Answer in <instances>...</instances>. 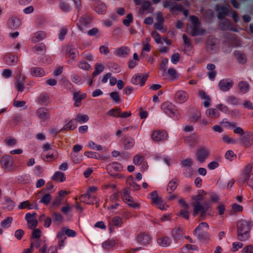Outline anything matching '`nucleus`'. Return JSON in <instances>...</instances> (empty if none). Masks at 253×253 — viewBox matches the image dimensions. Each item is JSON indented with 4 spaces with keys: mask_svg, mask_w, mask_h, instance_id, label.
I'll return each instance as SVG.
<instances>
[{
    "mask_svg": "<svg viewBox=\"0 0 253 253\" xmlns=\"http://www.w3.org/2000/svg\"><path fill=\"white\" fill-rule=\"evenodd\" d=\"M150 199L152 202L153 205L157 206L161 210H166V208L163 205V200L161 197L158 196L156 191H153L151 194Z\"/></svg>",
    "mask_w": 253,
    "mask_h": 253,
    "instance_id": "nucleus-8",
    "label": "nucleus"
},
{
    "mask_svg": "<svg viewBox=\"0 0 253 253\" xmlns=\"http://www.w3.org/2000/svg\"><path fill=\"white\" fill-rule=\"evenodd\" d=\"M46 36L45 33L43 31H38L34 34L32 41L33 42H37L42 40Z\"/></svg>",
    "mask_w": 253,
    "mask_h": 253,
    "instance_id": "nucleus-36",
    "label": "nucleus"
},
{
    "mask_svg": "<svg viewBox=\"0 0 253 253\" xmlns=\"http://www.w3.org/2000/svg\"><path fill=\"white\" fill-rule=\"evenodd\" d=\"M206 114L207 116L212 119L217 118L219 117V111L215 108H210L206 110Z\"/></svg>",
    "mask_w": 253,
    "mask_h": 253,
    "instance_id": "nucleus-37",
    "label": "nucleus"
},
{
    "mask_svg": "<svg viewBox=\"0 0 253 253\" xmlns=\"http://www.w3.org/2000/svg\"><path fill=\"white\" fill-rule=\"evenodd\" d=\"M52 179L56 182H62L65 180L66 177L64 173L57 171L52 176Z\"/></svg>",
    "mask_w": 253,
    "mask_h": 253,
    "instance_id": "nucleus-33",
    "label": "nucleus"
},
{
    "mask_svg": "<svg viewBox=\"0 0 253 253\" xmlns=\"http://www.w3.org/2000/svg\"><path fill=\"white\" fill-rule=\"evenodd\" d=\"M147 79V75L145 74H137L133 76L131 83L135 85H140L141 86L144 85Z\"/></svg>",
    "mask_w": 253,
    "mask_h": 253,
    "instance_id": "nucleus-12",
    "label": "nucleus"
},
{
    "mask_svg": "<svg viewBox=\"0 0 253 253\" xmlns=\"http://www.w3.org/2000/svg\"><path fill=\"white\" fill-rule=\"evenodd\" d=\"M86 97V93H81V91H75L73 93V100L74 101V106L79 107L82 104V100Z\"/></svg>",
    "mask_w": 253,
    "mask_h": 253,
    "instance_id": "nucleus-18",
    "label": "nucleus"
},
{
    "mask_svg": "<svg viewBox=\"0 0 253 253\" xmlns=\"http://www.w3.org/2000/svg\"><path fill=\"white\" fill-rule=\"evenodd\" d=\"M22 120V116L20 114H15L13 115L11 120V124L16 125L19 124Z\"/></svg>",
    "mask_w": 253,
    "mask_h": 253,
    "instance_id": "nucleus-59",
    "label": "nucleus"
},
{
    "mask_svg": "<svg viewBox=\"0 0 253 253\" xmlns=\"http://www.w3.org/2000/svg\"><path fill=\"white\" fill-rule=\"evenodd\" d=\"M25 219L30 228H34L37 226L38 221L36 217L32 216L31 213L28 212L26 214Z\"/></svg>",
    "mask_w": 253,
    "mask_h": 253,
    "instance_id": "nucleus-24",
    "label": "nucleus"
},
{
    "mask_svg": "<svg viewBox=\"0 0 253 253\" xmlns=\"http://www.w3.org/2000/svg\"><path fill=\"white\" fill-rule=\"evenodd\" d=\"M251 136L250 133L246 132L245 135L243 134L240 137L239 141L240 144L247 148L250 147L252 145Z\"/></svg>",
    "mask_w": 253,
    "mask_h": 253,
    "instance_id": "nucleus-19",
    "label": "nucleus"
},
{
    "mask_svg": "<svg viewBox=\"0 0 253 253\" xmlns=\"http://www.w3.org/2000/svg\"><path fill=\"white\" fill-rule=\"evenodd\" d=\"M182 37L185 44L184 50H190L193 47V46L190 42V40L185 34H184Z\"/></svg>",
    "mask_w": 253,
    "mask_h": 253,
    "instance_id": "nucleus-50",
    "label": "nucleus"
},
{
    "mask_svg": "<svg viewBox=\"0 0 253 253\" xmlns=\"http://www.w3.org/2000/svg\"><path fill=\"white\" fill-rule=\"evenodd\" d=\"M130 52V49L127 46H122L116 51V54L120 57L127 55Z\"/></svg>",
    "mask_w": 253,
    "mask_h": 253,
    "instance_id": "nucleus-42",
    "label": "nucleus"
},
{
    "mask_svg": "<svg viewBox=\"0 0 253 253\" xmlns=\"http://www.w3.org/2000/svg\"><path fill=\"white\" fill-rule=\"evenodd\" d=\"M51 199V198L50 194H46L42 196V198L40 200V202L47 205L50 202Z\"/></svg>",
    "mask_w": 253,
    "mask_h": 253,
    "instance_id": "nucleus-61",
    "label": "nucleus"
},
{
    "mask_svg": "<svg viewBox=\"0 0 253 253\" xmlns=\"http://www.w3.org/2000/svg\"><path fill=\"white\" fill-rule=\"evenodd\" d=\"M168 135L166 131L164 130H155L152 135V139L156 142L167 140Z\"/></svg>",
    "mask_w": 253,
    "mask_h": 253,
    "instance_id": "nucleus-11",
    "label": "nucleus"
},
{
    "mask_svg": "<svg viewBox=\"0 0 253 253\" xmlns=\"http://www.w3.org/2000/svg\"><path fill=\"white\" fill-rule=\"evenodd\" d=\"M210 155V150L206 147H201L197 150L195 152V159L200 163H204Z\"/></svg>",
    "mask_w": 253,
    "mask_h": 253,
    "instance_id": "nucleus-6",
    "label": "nucleus"
},
{
    "mask_svg": "<svg viewBox=\"0 0 253 253\" xmlns=\"http://www.w3.org/2000/svg\"><path fill=\"white\" fill-rule=\"evenodd\" d=\"M59 7L64 12H68L71 10V7L66 2L61 1L59 4Z\"/></svg>",
    "mask_w": 253,
    "mask_h": 253,
    "instance_id": "nucleus-63",
    "label": "nucleus"
},
{
    "mask_svg": "<svg viewBox=\"0 0 253 253\" xmlns=\"http://www.w3.org/2000/svg\"><path fill=\"white\" fill-rule=\"evenodd\" d=\"M164 112L171 118L178 119L179 114L175 106L169 102H166L161 105Z\"/></svg>",
    "mask_w": 253,
    "mask_h": 253,
    "instance_id": "nucleus-4",
    "label": "nucleus"
},
{
    "mask_svg": "<svg viewBox=\"0 0 253 253\" xmlns=\"http://www.w3.org/2000/svg\"><path fill=\"white\" fill-rule=\"evenodd\" d=\"M135 144L134 139L132 137H129L126 138L125 140V147L126 149H129L132 148Z\"/></svg>",
    "mask_w": 253,
    "mask_h": 253,
    "instance_id": "nucleus-47",
    "label": "nucleus"
},
{
    "mask_svg": "<svg viewBox=\"0 0 253 253\" xmlns=\"http://www.w3.org/2000/svg\"><path fill=\"white\" fill-rule=\"evenodd\" d=\"M76 119L77 120V122L78 121L80 123L82 124L83 123L87 122L89 120V117L87 115L78 114L77 115V118Z\"/></svg>",
    "mask_w": 253,
    "mask_h": 253,
    "instance_id": "nucleus-55",
    "label": "nucleus"
},
{
    "mask_svg": "<svg viewBox=\"0 0 253 253\" xmlns=\"http://www.w3.org/2000/svg\"><path fill=\"white\" fill-rule=\"evenodd\" d=\"M197 139V136L195 134H193L192 135L186 137L184 138V141L189 145L191 146H193L196 143Z\"/></svg>",
    "mask_w": 253,
    "mask_h": 253,
    "instance_id": "nucleus-44",
    "label": "nucleus"
},
{
    "mask_svg": "<svg viewBox=\"0 0 253 253\" xmlns=\"http://www.w3.org/2000/svg\"><path fill=\"white\" fill-rule=\"evenodd\" d=\"M204 228H209L208 224L206 222H201L193 231L194 235L201 241L207 240L209 237L208 233L203 230Z\"/></svg>",
    "mask_w": 253,
    "mask_h": 253,
    "instance_id": "nucleus-5",
    "label": "nucleus"
},
{
    "mask_svg": "<svg viewBox=\"0 0 253 253\" xmlns=\"http://www.w3.org/2000/svg\"><path fill=\"white\" fill-rule=\"evenodd\" d=\"M20 20L16 17H11L9 18L7 22V25L9 28L11 29L17 28L20 25Z\"/></svg>",
    "mask_w": 253,
    "mask_h": 253,
    "instance_id": "nucleus-28",
    "label": "nucleus"
},
{
    "mask_svg": "<svg viewBox=\"0 0 253 253\" xmlns=\"http://www.w3.org/2000/svg\"><path fill=\"white\" fill-rule=\"evenodd\" d=\"M216 44V39L213 36H209L207 42V50L209 52L215 49Z\"/></svg>",
    "mask_w": 253,
    "mask_h": 253,
    "instance_id": "nucleus-26",
    "label": "nucleus"
},
{
    "mask_svg": "<svg viewBox=\"0 0 253 253\" xmlns=\"http://www.w3.org/2000/svg\"><path fill=\"white\" fill-rule=\"evenodd\" d=\"M77 126V121L76 119L71 120L67 123L61 129V130H72L76 128Z\"/></svg>",
    "mask_w": 253,
    "mask_h": 253,
    "instance_id": "nucleus-34",
    "label": "nucleus"
},
{
    "mask_svg": "<svg viewBox=\"0 0 253 253\" xmlns=\"http://www.w3.org/2000/svg\"><path fill=\"white\" fill-rule=\"evenodd\" d=\"M227 102L231 105H237L239 103V99L236 97L231 95L227 98Z\"/></svg>",
    "mask_w": 253,
    "mask_h": 253,
    "instance_id": "nucleus-54",
    "label": "nucleus"
},
{
    "mask_svg": "<svg viewBox=\"0 0 253 253\" xmlns=\"http://www.w3.org/2000/svg\"><path fill=\"white\" fill-rule=\"evenodd\" d=\"M31 76L35 77H42L45 75L44 70L39 67H32L30 69Z\"/></svg>",
    "mask_w": 253,
    "mask_h": 253,
    "instance_id": "nucleus-22",
    "label": "nucleus"
},
{
    "mask_svg": "<svg viewBox=\"0 0 253 253\" xmlns=\"http://www.w3.org/2000/svg\"><path fill=\"white\" fill-rule=\"evenodd\" d=\"M112 223L116 226L121 227L123 224L122 218L120 216H114L112 219Z\"/></svg>",
    "mask_w": 253,
    "mask_h": 253,
    "instance_id": "nucleus-57",
    "label": "nucleus"
},
{
    "mask_svg": "<svg viewBox=\"0 0 253 253\" xmlns=\"http://www.w3.org/2000/svg\"><path fill=\"white\" fill-rule=\"evenodd\" d=\"M3 208L6 209L7 211H11L13 209L15 206V202L10 198H6L5 200V203H4Z\"/></svg>",
    "mask_w": 253,
    "mask_h": 253,
    "instance_id": "nucleus-45",
    "label": "nucleus"
},
{
    "mask_svg": "<svg viewBox=\"0 0 253 253\" xmlns=\"http://www.w3.org/2000/svg\"><path fill=\"white\" fill-rule=\"evenodd\" d=\"M36 114L41 122H45L48 121L50 119V114L49 110L44 107H40L38 108Z\"/></svg>",
    "mask_w": 253,
    "mask_h": 253,
    "instance_id": "nucleus-9",
    "label": "nucleus"
},
{
    "mask_svg": "<svg viewBox=\"0 0 253 253\" xmlns=\"http://www.w3.org/2000/svg\"><path fill=\"white\" fill-rule=\"evenodd\" d=\"M129 194V191L126 188L124 189L122 193V198L126 203L132 198Z\"/></svg>",
    "mask_w": 253,
    "mask_h": 253,
    "instance_id": "nucleus-51",
    "label": "nucleus"
},
{
    "mask_svg": "<svg viewBox=\"0 0 253 253\" xmlns=\"http://www.w3.org/2000/svg\"><path fill=\"white\" fill-rule=\"evenodd\" d=\"M25 77L19 76V79H17L15 83V87L18 92H22L25 88Z\"/></svg>",
    "mask_w": 253,
    "mask_h": 253,
    "instance_id": "nucleus-25",
    "label": "nucleus"
},
{
    "mask_svg": "<svg viewBox=\"0 0 253 253\" xmlns=\"http://www.w3.org/2000/svg\"><path fill=\"white\" fill-rule=\"evenodd\" d=\"M221 19L220 27L222 30L225 31L232 29L230 22L227 19L223 18Z\"/></svg>",
    "mask_w": 253,
    "mask_h": 253,
    "instance_id": "nucleus-43",
    "label": "nucleus"
},
{
    "mask_svg": "<svg viewBox=\"0 0 253 253\" xmlns=\"http://www.w3.org/2000/svg\"><path fill=\"white\" fill-rule=\"evenodd\" d=\"M234 55L238 60V62L240 64H244L246 62V55L239 51H235L234 52Z\"/></svg>",
    "mask_w": 253,
    "mask_h": 253,
    "instance_id": "nucleus-39",
    "label": "nucleus"
},
{
    "mask_svg": "<svg viewBox=\"0 0 253 253\" xmlns=\"http://www.w3.org/2000/svg\"><path fill=\"white\" fill-rule=\"evenodd\" d=\"M239 90L242 93H246L250 90V84L246 81H240L238 84Z\"/></svg>",
    "mask_w": 253,
    "mask_h": 253,
    "instance_id": "nucleus-31",
    "label": "nucleus"
},
{
    "mask_svg": "<svg viewBox=\"0 0 253 253\" xmlns=\"http://www.w3.org/2000/svg\"><path fill=\"white\" fill-rule=\"evenodd\" d=\"M4 62L8 65H13L16 63V58L11 54H7L4 57Z\"/></svg>",
    "mask_w": 253,
    "mask_h": 253,
    "instance_id": "nucleus-35",
    "label": "nucleus"
},
{
    "mask_svg": "<svg viewBox=\"0 0 253 253\" xmlns=\"http://www.w3.org/2000/svg\"><path fill=\"white\" fill-rule=\"evenodd\" d=\"M2 167L8 171L14 170L12 158L10 155H5L0 159Z\"/></svg>",
    "mask_w": 253,
    "mask_h": 253,
    "instance_id": "nucleus-7",
    "label": "nucleus"
},
{
    "mask_svg": "<svg viewBox=\"0 0 253 253\" xmlns=\"http://www.w3.org/2000/svg\"><path fill=\"white\" fill-rule=\"evenodd\" d=\"M12 221L13 218L8 216L1 221L0 225L4 228H7L10 226Z\"/></svg>",
    "mask_w": 253,
    "mask_h": 253,
    "instance_id": "nucleus-49",
    "label": "nucleus"
},
{
    "mask_svg": "<svg viewBox=\"0 0 253 253\" xmlns=\"http://www.w3.org/2000/svg\"><path fill=\"white\" fill-rule=\"evenodd\" d=\"M157 242L160 246L166 248L170 245L171 243V240L168 236H163L158 238Z\"/></svg>",
    "mask_w": 253,
    "mask_h": 253,
    "instance_id": "nucleus-23",
    "label": "nucleus"
},
{
    "mask_svg": "<svg viewBox=\"0 0 253 253\" xmlns=\"http://www.w3.org/2000/svg\"><path fill=\"white\" fill-rule=\"evenodd\" d=\"M32 50L36 54H42L45 52L46 48L43 44L40 43L36 44L32 48Z\"/></svg>",
    "mask_w": 253,
    "mask_h": 253,
    "instance_id": "nucleus-29",
    "label": "nucleus"
},
{
    "mask_svg": "<svg viewBox=\"0 0 253 253\" xmlns=\"http://www.w3.org/2000/svg\"><path fill=\"white\" fill-rule=\"evenodd\" d=\"M179 183V180L177 178H174L170 180L167 186V191L169 193H172L177 188Z\"/></svg>",
    "mask_w": 253,
    "mask_h": 253,
    "instance_id": "nucleus-27",
    "label": "nucleus"
},
{
    "mask_svg": "<svg viewBox=\"0 0 253 253\" xmlns=\"http://www.w3.org/2000/svg\"><path fill=\"white\" fill-rule=\"evenodd\" d=\"M38 102L41 105H47L49 103V96L46 93L41 94L39 97Z\"/></svg>",
    "mask_w": 253,
    "mask_h": 253,
    "instance_id": "nucleus-40",
    "label": "nucleus"
},
{
    "mask_svg": "<svg viewBox=\"0 0 253 253\" xmlns=\"http://www.w3.org/2000/svg\"><path fill=\"white\" fill-rule=\"evenodd\" d=\"M18 208L19 209L27 208L29 210L33 209H38V207L36 205H34L33 204H30L28 201H25L20 203V204L18 205Z\"/></svg>",
    "mask_w": 253,
    "mask_h": 253,
    "instance_id": "nucleus-41",
    "label": "nucleus"
},
{
    "mask_svg": "<svg viewBox=\"0 0 253 253\" xmlns=\"http://www.w3.org/2000/svg\"><path fill=\"white\" fill-rule=\"evenodd\" d=\"M63 51L64 52L65 54L69 52L70 54V57L73 60H75V54L76 53H78V50L76 49H72L70 45H67L64 47L63 48Z\"/></svg>",
    "mask_w": 253,
    "mask_h": 253,
    "instance_id": "nucleus-32",
    "label": "nucleus"
},
{
    "mask_svg": "<svg viewBox=\"0 0 253 253\" xmlns=\"http://www.w3.org/2000/svg\"><path fill=\"white\" fill-rule=\"evenodd\" d=\"M231 208H232V210H231V212H233V213L237 212H241L243 210V207L242 206L238 205L236 203L233 204L231 206Z\"/></svg>",
    "mask_w": 253,
    "mask_h": 253,
    "instance_id": "nucleus-62",
    "label": "nucleus"
},
{
    "mask_svg": "<svg viewBox=\"0 0 253 253\" xmlns=\"http://www.w3.org/2000/svg\"><path fill=\"white\" fill-rule=\"evenodd\" d=\"M172 234L174 239L178 241L183 237L184 234L183 229L180 227L175 228L173 229Z\"/></svg>",
    "mask_w": 253,
    "mask_h": 253,
    "instance_id": "nucleus-30",
    "label": "nucleus"
},
{
    "mask_svg": "<svg viewBox=\"0 0 253 253\" xmlns=\"http://www.w3.org/2000/svg\"><path fill=\"white\" fill-rule=\"evenodd\" d=\"M122 169L123 168L121 165L118 162H113L107 166V170L108 173L111 175H113L114 172L121 171Z\"/></svg>",
    "mask_w": 253,
    "mask_h": 253,
    "instance_id": "nucleus-17",
    "label": "nucleus"
},
{
    "mask_svg": "<svg viewBox=\"0 0 253 253\" xmlns=\"http://www.w3.org/2000/svg\"><path fill=\"white\" fill-rule=\"evenodd\" d=\"M174 98L176 102L183 103L188 100L189 94L186 91L180 90L175 93Z\"/></svg>",
    "mask_w": 253,
    "mask_h": 253,
    "instance_id": "nucleus-14",
    "label": "nucleus"
},
{
    "mask_svg": "<svg viewBox=\"0 0 253 253\" xmlns=\"http://www.w3.org/2000/svg\"><path fill=\"white\" fill-rule=\"evenodd\" d=\"M107 7L105 4L100 1H97L96 3L95 10L98 14L105 13L106 11Z\"/></svg>",
    "mask_w": 253,
    "mask_h": 253,
    "instance_id": "nucleus-38",
    "label": "nucleus"
},
{
    "mask_svg": "<svg viewBox=\"0 0 253 253\" xmlns=\"http://www.w3.org/2000/svg\"><path fill=\"white\" fill-rule=\"evenodd\" d=\"M4 141H5V143H6V144L9 146H14L17 143L16 139L12 137H7L4 140Z\"/></svg>",
    "mask_w": 253,
    "mask_h": 253,
    "instance_id": "nucleus-64",
    "label": "nucleus"
},
{
    "mask_svg": "<svg viewBox=\"0 0 253 253\" xmlns=\"http://www.w3.org/2000/svg\"><path fill=\"white\" fill-rule=\"evenodd\" d=\"M163 18L162 17L158 18V22L155 23L154 25L155 28L158 30L162 31V32H165V30L163 28Z\"/></svg>",
    "mask_w": 253,
    "mask_h": 253,
    "instance_id": "nucleus-56",
    "label": "nucleus"
},
{
    "mask_svg": "<svg viewBox=\"0 0 253 253\" xmlns=\"http://www.w3.org/2000/svg\"><path fill=\"white\" fill-rule=\"evenodd\" d=\"M233 82L229 79H223L218 83V87L219 89L223 91H228L233 86Z\"/></svg>",
    "mask_w": 253,
    "mask_h": 253,
    "instance_id": "nucleus-15",
    "label": "nucleus"
},
{
    "mask_svg": "<svg viewBox=\"0 0 253 253\" xmlns=\"http://www.w3.org/2000/svg\"><path fill=\"white\" fill-rule=\"evenodd\" d=\"M193 216H195L200 212V220H203L206 215L211 214V204L209 202H205L202 205L199 202H196L193 205Z\"/></svg>",
    "mask_w": 253,
    "mask_h": 253,
    "instance_id": "nucleus-2",
    "label": "nucleus"
},
{
    "mask_svg": "<svg viewBox=\"0 0 253 253\" xmlns=\"http://www.w3.org/2000/svg\"><path fill=\"white\" fill-rule=\"evenodd\" d=\"M91 22L90 18L86 15L82 16L77 23L80 30L84 32Z\"/></svg>",
    "mask_w": 253,
    "mask_h": 253,
    "instance_id": "nucleus-10",
    "label": "nucleus"
},
{
    "mask_svg": "<svg viewBox=\"0 0 253 253\" xmlns=\"http://www.w3.org/2000/svg\"><path fill=\"white\" fill-rule=\"evenodd\" d=\"M237 238L241 241H245L250 237V232L251 229V222L243 219L237 222Z\"/></svg>",
    "mask_w": 253,
    "mask_h": 253,
    "instance_id": "nucleus-1",
    "label": "nucleus"
},
{
    "mask_svg": "<svg viewBox=\"0 0 253 253\" xmlns=\"http://www.w3.org/2000/svg\"><path fill=\"white\" fill-rule=\"evenodd\" d=\"M193 162L191 158H186L182 160L180 162L181 167L188 169H192Z\"/></svg>",
    "mask_w": 253,
    "mask_h": 253,
    "instance_id": "nucleus-46",
    "label": "nucleus"
},
{
    "mask_svg": "<svg viewBox=\"0 0 253 253\" xmlns=\"http://www.w3.org/2000/svg\"><path fill=\"white\" fill-rule=\"evenodd\" d=\"M115 245V242L113 240H108L102 244V247L106 250L112 248Z\"/></svg>",
    "mask_w": 253,
    "mask_h": 253,
    "instance_id": "nucleus-53",
    "label": "nucleus"
},
{
    "mask_svg": "<svg viewBox=\"0 0 253 253\" xmlns=\"http://www.w3.org/2000/svg\"><path fill=\"white\" fill-rule=\"evenodd\" d=\"M187 32L192 36L203 35L205 30L200 28V24L191 25L187 28Z\"/></svg>",
    "mask_w": 253,
    "mask_h": 253,
    "instance_id": "nucleus-13",
    "label": "nucleus"
},
{
    "mask_svg": "<svg viewBox=\"0 0 253 253\" xmlns=\"http://www.w3.org/2000/svg\"><path fill=\"white\" fill-rule=\"evenodd\" d=\"M168 74L169 76L170 79L172 80H175L178 79L176 70L174 68H169L168 71Z\"/></svg>",
    "mask_w": 253,
    "mask_h": 253,
    "instance_id": "nucleus-60",
    "label": "nucleus"
},
{
    "mask_svg": "<svg viewBox=\"0 0 253 253\" xmlns=\"http://www.w3.org/2000/svg\"><path fill=\"white\" fill-rule=\"evenodd\" d=\"M57 157V155H55L54 153H52L50 155H47L45 153L42 154V159L47 162H51L55 160Z\"/></svg>",
    "mask_w": 253,
    "mask_h": 253,
    "instance_id": "nucleus-52",
    "label": "nucleus"
},
{
    "mask_svg": "<svg viewBox=\"0 0 253 253\" xmlns=\"http://www.w3.org/2000/svg\"><path fill=\"white\" fill-rule=\"evenodd\" d=\"M121 113V109L119 108H117L116 109H112L110 110L107 113V114L109 116L116 117H119V114Z\"/></svg>",
    "mask_w": 253,
    "mask_h": 253,
    "instance_id": "nucleus-58",
    "label": "nucleus"
},
{
    "mask_svg": "<svg viewBox=\"0 0 253 253\" xmlns=\"http://www.w3.org/2000/svg\"><path fill=\"white\" fill-rule=\"evenodd\" d=\"M104 66L101 63H96L95 65V70L93 73V77H95L103 71Z\"/></svg>",
    "mask_w": 253,
    "mask_h": 253,
    "instance_id": "nucleus-48",
    "label": "nucleus"
},
{
    "mask_svg": "<svg viewBox=\"0 0 253 253\" xmlns=\"http://www.w3.org/2000/svg\"><path fill=\"white\" fill-rule=\"evenodd\" d=\"M253 167L248 164L242 169L238 182L241 184L247 181V184L253 190V173H251Z\"/></svg>",
    "mask_w": 253,
    "mask_h": 253,
    "instance_id": "nucleus-3",
    "label": "nucleus"
},
{
    "mask_svg": "<svg viewBox=\"0 0 253 253\" xmlns=\"http://www.w3.org/2000/svg\"><path fill=\"white\" fill-rule=\"evenodd\" d=\"M231 7L229 5L220 6L217 5L216 10L218 12L217 17L219 19H222L226 15H228Z\"/></svg>",
    "mask_w": 253,
    "mask_h": 253,
    "instance_id": "nucleus-16",
    "label": "nucleus"
},
{
    "mask_svg": "<svg viewBox=\"0 0 253 253\" xmlns=\"http://www.w3.org/2000/svg\"><path fill=\"white\" fill-rule=\"evenodd\" d=\"M198 96L205 100L203 102V104L205 107H208L210 106L211 98L207 92L203 90H201L198 92Z\"/></svg>",
    "mask_w": 253,
    "mask_h": 253,
    "instance_id": "nucleus-21",
    "label": "nucleus"
},
{
    "mask_svg": "<svg viewBox=\"0 0 253 253\" xmlns=\"http://www.w3.org/2000/svg\"><path fill=\"white\" fill-rule=\"evenodd\" d=\"M137 240L141 244L147 246L150 243L151 238L148 234L142 233L138 235Z\"/></svg>",
    "mask_w": 253,
    "mask_h": 253,
    "instance_id": "nucleus-20",
    "label": "nucleus"
}]
</instances>
